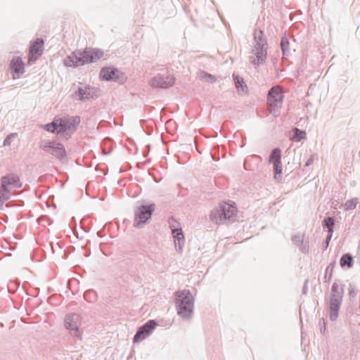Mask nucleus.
Wrapping results in <instances>:
<instances>
[{
    "label": "nucleus",
    "instance_id": "1",
    "mask_svg": "<svg viewBox=\"0 0 360 360\" xmlns=\"http://www.w3.org/2000/svg\"><path fill=\"white\" fill-rule=\"evenodd\" d=\"M103 51L98 49H77L64 59V65L67 67L77 68L85 64L96 62L103 56Z\"/></svg>",
    "mask_w": 360,
    "mask_h": 360
},
{
    "label": "nucleus",
    "instance_id": "2",
    "mask_svg": "<svg viewBox=\"0 0 360 360\" xmlns=\"http://www.w3.org/2000/svg\"><path fill=\"white\" fill-rule=\"evenodd\" d=\"M175 304L177 314L184 319L192 317L194 308V298L189 290L176 292Z\"/></svg>",
    "mask_w": 360,
    "mask_h": 360
},
{
    "label": "nucleus",
    "instance_id": "3",
    "mask_svg": "<svg viewBox=\"0 0 360 360\" xmlns=\"http://www.w3.org/2000/svg\"><path fill=\"white\" fill-rule=\"evenodd\" d=\"M237 215V208L233 202L221 203L219 209L211 212L210 219L217 224L226 221H234Z\"/></svg>",
    "mask_w": 360,
    "mask_h": 360
},
{
    "label": "nucleus",
    "instance_id": "4",
    "mask_svg": "<svg viewBox=\"0 0 360 360\" xmlns=\"http://www.w3.org/2000/svg\"><path fill=\"white\" fill-rule=\"evenodd\" d=\"M344 287V285H340L337 282L332 285L328 307L329 318L332 321H336L338 317L345 292Z\"/></svg>",
    "mask_w": 360,
    "mask_h": 360
},
{
    "label": "nucleus",
    "instance_id": "5",
    "mask_svg": "<svg viewBox=\"0 0 360 360\" xmlns=\"http://www.w3.org/2000/svg\"><path fill=\"white\" fill-rule=\"evenodd\" d=\"M283 93L276 86L271 87L267 94L268 110L274 117L279 115L283 101Z\"/></svg>",
    "mask_w": 360,
    "mask_h": 360
},
{
    "label": "nucleus",
    "instance_id": "6",
    "mask_svg": "<svg viewBox=\"0 0 360 360\" xmlns=\"http://www.w3.org/2000/svg\"><path fill=\"white\" fill-rule=\"evenodd\" d=\"M155 205L150 203L148 205H141L134 210V226L142 228L150 219L151 216L155 211Z\"/></svg>",
    "mask_w": 360,
    "mask_h": 360
},
{
    "label": "nucleus",
    "instance_id": "7",
    "mask_svg": "<svg viewBox=\"0 0 360 360\" xmlns=\"http://www.w3.org/2000/svg\"><path fill=\"white\" fill-rule=\"evenodd\" d=\"M40 148L60 160H63L66 157L64 146L56 141H44L41 143Z\"/></svg>",
    "mask_w": 360,
    "mask_h": 360
},
{
    "label": "nucleus",
    "instance_id": "8",
    "mask_svg": "<svg viewBox=\"0 0 360 360\" xmlns=\"http://www.w3.org/2000/svg\"><path fill=\"white\" fill-rule=\"evenodd\" d=\"M82 319L79 314L77 313H70L65 316V327L70 330V334L76 338L81 337L79 326L81 325Z\"/></svg>",
    "mask_w": 360,
    "mask_h": 360
},
{
    "label": "nucleus",
    "instance_id": "9",
    "mask_svg": "<svg viewBox=\"0 0 360 360\" xmlns=\"http://www.w3.org/2000/svg\"><path fill=\"white\" fill-rule=\"evenodd\" d=\"M174 82L175 78L174 76L169 74L168 71H163L153 77L150 84L153 87L167 89L172 86Z\"/></svg>",
    "mask_w": 360,
    "mask_h": 360
},
{
    "label": "nucleus",
    "instance_id": "10",
    "mask_svg": "<svg viewBox=\"0 0 360 360\" xmlns=\"http://www.w3.org/2000/svg\"><path fill=\"white\" fill-rule=\"evenodd\" d=\"M158 323L155 320L148 321L140 326L133 338V342L136 343L148 338L155 330Z\"/></svg>",
    "mask_w": 360,
    "mask_h": 360
},
{
    "label": "nucleus",
    "instance_id": "11",
    "mask_svg": "<svg viewBox=\"0 0 360 360\" xmlns=\"http://www.w3.org/2000/svg\"><path fill=\"white\" fill-rule=\"evenodd\" d=\"M267 49L268 46L257 44V46H253L252 49V53L254 56L250 57V63H252L255 67L259 66L260 65L265 63L267 57Z\"/></svg>",
    "mask_w": 360,
    "mask_h": 360
},
{
    "label": "nucleus",
    "instance_id": "12",
    "mask_svg": "<svg viewBox=\"0 0 360 360\" xmlns=\"http://www.w3.org/2000/svg\"><path fill=\"white\" fill-rule=\"evenodd\" d=\"M100 77L104 81L119 82L124 79L123 73L112 66L103 68L100 72Z\"/></svg>",
    "mask_w": 360,
    "mask_h": 360
},
{
    "label": "nucleus",
    "instance_id": "13",
    "mask_svg": "<svg viewBox=\"0 0 360 360\" xmlns=\"http://www.w3.org/2000/svg\"><path fill=\"white\" fill-rule=\"evenodd\" d=\"M1 186L5 191L11 192L10 186L18 188L22 186V184L18 176L12 174L1 177Z\"/></svg>",
    "mask_w": 360,
    "mask_h": 360
},
{
    "label": "nucleus",
    "instance_id": "14",
    "mask_svg": "<svg viewBox=\"0 0 360 360\" xmlns=\"http://www.w3.org/2000/svg\"><path fill=\"white\" fill-rule=\"evenodd\" d=\"M96 89L90 86H86L84 88L78 87L75 94L79 97V100L84 101L89 99H94L98 97L96 94Z\"/></svg>",
    "mask_w": 360,
    "mask_h": 360
},
{
    "label": "nucleus",
    "instance_id": "15",
    "mask_svg": "<svg viewBox=\"0 0 360 360\" xmlns=\"http://www.w3.org/2000/svg\"><path fill=\"white\" fill-rule=\"evenodd\" d=\"M9 68L13 74L18 77L25 72V63L19 56H14L10 62Z\"/></svg>",
    "mask_w": 360,
    "mask_h": 360
},
{
    "label": "nucleus",
    "instance_id": "16",
    "mask_svg": "<svg viewBox=\"0 0 360 360\" xmlns=\"http://www.w3.org/2000/svg\"><path fill=\"white\" fill-rule=\"evenodd\" d=\"M292 240L295 245L299 247L300 251L301 252L304 254H307L309 252V243L304 241V235H301L300 233H296L292 236Z\"/></svg>",
    "mask_w": 360,
    "mask_h": 360
},
{
    "label": "nucleus",
    "instance_id": "17",
    "mask_svg": "<svg viewBox=\"0 0 360 360\" xmlns=\"http://www.w3.org/2000/svg\"><path fill=\"white\" fill-rule=\"evenodd\" d=\"M172 237L174 238V245L178 252H181L183 246L185 243V238L181 229L179 230L173 231L172 232Z\"/></svg>",
    "mask_w": 360,
    "mask_h": 360
},
{
    "label": "nucleus",
    "instance_id": "18",
    "mask_svg": "<svg viewBox=\"0 0 360 360\" xmlns=\"http://www.w3.org/2000/svg\"><path fill=\"white\" fill-rule=\"evenodd\" d=\"M44 41L41 38L36 39L30 46V54L31 56H34L39 53V55L41 54L43 51Z\"/></svg>",
    "mask_w": 360,
    "mask_h": 360
},
{
    "label": "nucleus",
    "instance_id": "19",
    "mask_svg": "<svg viewBox=\"0 0 360 360\" xmlns=\"http://www.w3.org/2000/svg\"><path fill=\"white\" fill-rule=\"evenodd\" d=\"M234 84L238 91L247 92L248 86L243 77L235 73L232 75Z\"/></svg>",
    "mask_w": 360,
    "mask_h": 360
},
{
    "label": "nucleus",
    "instance_id": "20",
    "mask_svg": "<svg viewBox=\"0 0 360 360\" xmlns=\"http://www.w3.org/2000/svg\"><path fill=\"white\" fill-rule=\"evenodd\" d=\"M354 265V259L350 253L343 254L340 259L341 268L351 269Z\"/></svg>",
    "mask_w": 360,
    "mask_h": 360
},
{
    "label": "nucleus",
    "instance_id": "21",
    "mask_svg": "<svg viewBox=\"0 0 360 360\" xmlns=\"http://www.w3.org/2000/svg\"><path fill=\"white\" fill-rule=\"evenodd\" d=\"M254 41L255 46L257 44L268 46L266 39L264 36V32L261 30H255L254 32Z\"/></svg>",
    "mask_w": 360,
    "mask_h": 360
},
{
    "label": "nucleus",
    "instance_id": "22",
    "mask_svg": "<svg viewBox=\"0 0 360 360\" xmlns=\"http://www.w3.org/2000/svg\"><path fill=\"white\" fill-rule=\"evenodd\" d=\"M58 131L57 134H64L68 130L71 129L66 118H60L57 120Z\"/></svg>",
    "mask_w": 360,
    "mask_h": 360
},
{
    "label": "nucleus",
    "instance_id": "23",
    "mask_svg": "<svg viewBox=\"0 0 360 360\" xmlns=\"http://www.w3.org/2000/svg\"><path fill=\"white\" fill-rule=\"evenodd\" d=\"M292 132L290 139L294 142H300L306 138V132L304 130L295 128Z\"/></svg>",
    "mask_w": 360,
    "mask_h": 360
},
{
    "label": "nucleus",
    "instance_id": "24",
    "mask_svg": "<svg viewBox=\"0 0 360 360\" xmlns=\"http://www.w3.org/2000/svg\"><path fill=\"white\" fill-rule=\"evenodd\" d=\"M281 162V150L279 148H274L269 155V162Z\"/></svg>",
    "mask_w": 360,
    "mask_h": 360
},
{
    "label": "nucleus",
    "instance_id": "25",
    "mask_svg": "<svg viewBox=\"0 0 360 360\" xmlns=\"http://www.w3.org/2000/svg\"><path fill=\"white\" fill-rule=\"evenodd\" d=\"M290 42L286 34L282 37L281 39V47L283 52V56H288L290 54L289 49Z\"/></svg>",
    "mask_w": 360,
    "mask_h": 360
},
{
    "label": "nucleus",
    "instance_id": "26",
    "mask_svg": "<svg viewBox=\"0 0 360 360\" xmlns=\"http://www.w3.org/2000/svg\"><path fill=\"white\" fill-rule=\"evenodd\" d=\"M273 169H274V179L279 181L281 180V174H282V163L280 162H274L273 163Z\"/></svg>",
    "mask_w": 360,
    "mask_h": 360
},
{
    "label": "nucleus",
    "instance_id": "27",
    "mask_svg": "<svg viewBox=\"0 0 360 360\" xmlns=\"http://www.w3.org/2000/svg\"><path fill=\"white\" fill-rule=\"evenodd\" d=\"M335 224V219L332 217H326L322 221V226L323 228H327V230L333 231V227Z\"/></svg>",
    "mask_w": 360,
    "mask_h": 360
},
{
    "label": "nucleus",
    "instance_id": "28",
    "mask_svg": "<svg viewBox=\"0 0 360 360\" xmlns=\"http://www.w3.org/2000/svg\"><path fill=\"white\" fill-rule=\"evenodd\" d=\"M84 297L88 302H94L98 297L97 292L93 289L88 290L84 292Z\"/></svg>",
    "mask_w": 360,
    "mask_h": 360
},
{
    "label": "nucleus",
    "instance_id": "29",
    "mask_svg": "<svg viewBox=\"0 0 360 360\" xmlns=\"http://www.w3.org/2000/svg\"><path fill=\"white\" fill-rule=\"evenodd\" d=\"M199 77L201 79H203L207 82H210V83H214L217 81V78L215 77V76H214L210 73H207L205 71H202L200 72Z\"/></svg>",
    "mask_w": 360,
    "mask_h": 360
},
{
    "label": "nucleus",
    "instance_id": "30",
    "mask_svg": "<svg viewBox=\"0 0 360 360\" xmlns=\"http://www.w3.org/2000/svg\"><path fill=\"white\" fill-rule=\"evenodd\" d=\"M10 198V192L5 191L4 188H2V186L0 187V209L2 208V206L6 200Z\"/></svg>",
    "mask_w": 360,
    "mask_h": 360
},
{
    "label": "nucleus",
    "instance_id": "31",
    "mask_svg": "<svg viewBox=\"0 0 360 360\" xmlns=\"http://www.w3.org/2000/svg\"><path fill=\"white\" fill-rule=\"evenodd\" d=\"M44 129L46 131H47L49 132L57 134V131H58L57 120H54L53 122L45 124Z\"/></svg>",
    "mask_w": 360,
    "mask_h": 360
},
{
    "label": "nucleus",
    "instance_id": "32",
    "mask_svg": "<svg viewBox=\"0 0 360 360\" xmlns=\"http://www.w3.org/2000/svg\"><path fill=\"white\" fill-rule=\"evenodd\" d=\"M71 129H76L77 127L80 123L79 116H72L69 118H66Z\"/></svg>",
    "mask_w": 360,
    "mask_h": 360
},
{
    "label": "nucleus",
    "instance_id": "33",
    "mask_svg": "<svg viewBox=\"0 0 360 360\" xmlns=\"http://www.w3.org/2000/svg\"><path fill=\"white\" fill-rule=\"evenodd\" d=\"M168 224L172 232L181 229L180 224L173 217H169Z\"/></svg>",
    "mask_w": 360,
    "mask_h": 360
},
{
    "label": "nucleus",
    "instance_id": "34",
    "mask_svg": "<svg viewBox=\"0 0 360 360\" xmlns=\"http://www.w3.org/2000/svg\"><path fill=\"white\" fill-rule=\"evenodd\" d=\"M358 203V199L356 198L348 200L345 203V210H352L355 209Z\"/></svg>",
    "mask_w": 360,
    "mask_h": 360
},
{
    "label": "nucleus",
    "instance_id": "35",
    "mask_svg": "<svg viewBox=\"0 0 360 360\" xmlns=\"http://www.w3.org/2000/svg\"><path fill=\"white\" fill-rule=\"evenodd\" d=\"M335 265H336V263L335 261L328 264V266H327L326 270L325 276H324L325 278H326L328 275L329 280L332 278L333 270L335 267Z\"/></svg>",
    "mask_w": 360,
    "mask_h": 360
},
{
    "label": "nucleus",
    "instance_id": "36",
    "mask_svg": "<svg viewBox=\"0 0 360 360\" xmlns=\"http://www.w3.org/2000/svg\"><path fill=\"white\" fill-rule=\"evenodd\" d=\"M333 233V231H331L330 230H327V236H326V240L324 242V244L323 245V248L324 250L328 248L330 241L332 238Z\"/></svg>",
    "mask_w": 360,
    "mask_h": 360
},
{
    "label": "nucleus",
    "instance_id": "37",
    "mask_svg": "<svg viewBox=\"0 0 360 360\" xmlns=\"http://www.w3.org/2000/svg\"><path fill=\"white\" fill-rule=\"evenodd\" d=\"M18 136L17 133H11L8 134L5 139L4 140V146H10L11 141L13 139L15 138Z\"/></svg>",
    "mask_w": 360,
    "mask_h": 360
},
{
    "label": "nucleus",
    "instance_id": "38",
    "mask_svg": "<svg viewBox=\"0 0 360 360\" xmlns=\"http://www.w3.org/2000/svg\"><path fill=\"white\" fill-rule=\"evenodd\" d=\"M319 324L321 333L324 335L326 330L325 319L323 318L320 319Z\"/></svg>",
    "mask_w": 360,
    "mask_h": 360
},
{
    "label": "nucleus",
    "instance_id": "39",
    "mask_svg": "<svg viewBox=\"0 0 360 360\" xmlns=\"http://www.w3.org/2000/svg\"><path fill=\"white\" fill-rule=\"evenodd\" d=\"M349 296L350 298L354 297L356 296L358 290L356 289V288L352 285V284H349Z\"/></svg>",
    "mask_w": 360,
    "mask_h": 360
},
{
    "label": "nucleus",
    "instance_id": "40",
    "mask_svg": "<svg viewBox=\"0 0 360 360\" xmlns=\"http://www.w3.org/2000/svg\"><path fill=\"white\" fill-rule=\"evenodd\" d=\"M314 162V155H311L309 159L307 160V162H305V165H304V167H309V165H311Z\"/></svg>",
    "mask_w": 360,
    "mask_h": 360
},
{
    "label": "nucleus",
    "instance_id": "41",
    "mask_svg": "<svg viewBox=\"0 0 360 360\" xmlns=\"http://www.w3.org/2000/svg\"><path fill=\"white\" fill-rule=\"evenodd\" d=\"M306 292H307V288H306V287H304V288H303V293H304V294H305V293H306Z\"/></svg>",
    "mask_w": 360,
    "mask_h": 360
},
{
    "label": "nucleus",
    "instance_id": "42",
    "mask_svg": "<svg viewBox=\"0 0 360 360\" xmlns=\"http://www.w3.org/2000/svg\"><path fill=\"white\" fill-rule=\"evenodd\" d=\"M254 157L256 158H259V156H258V155H254Z\"/></svg>",
    "mask_w": 360,
    "mask_h": 360
},
{
    "label": "nucleus",
    "instance_id": "43",
    "mask_svg": "<svg viewBox=\"0 0 360 360\" xmlns=\"http://www.w3.org/2000/svg\"><path fill=\"white\" fill-rule=\"evenodd\" d=\"M359 158H360V150H359Z\"/></svg>",
    "mask_w": 360,
    "mask_h": 360
}]
</instances>
